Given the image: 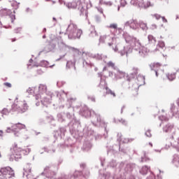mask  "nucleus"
I'll use <instances>...</instances> for the list:
<instances>
[{"instance_id":"1","label":"nucleus","mask_w":179,"mask_h":179,"mask_svg":"<svg viewBox=\"0 0 179 179\" xmlns=\"http://www.w3.org/2000/svg\"><path fill=\"white\" fill-rule=\"evenodd\" d=\"M67 33L70 40H76V38H80V36H82L83 31L82 29H78L77 24L71 23L67 28Z\"/></svg>"},{"instance_id":"2","label":"nucleus","mask_w":179,"mask_h":179,"mask_svg":"<svg viewBox=\"0 0 179 179\" xmlns=\"http://www.w3.org/2000/svg\"><path fill=\"white\" fill-rule=\"evenodd\" d=\"M30 148H26L23 150L21 148H19L17 144H14L11 148V152L15 156V159H21L22 153H23V155H27V153H30Z\"/></svg>"},{"instance_id":"3","label":"nucleus","mask_w":179,"mask_h":179,"mask_svg":"<svg viewBox=\"0 0 179 179\" xmlns=\"http://www.w3.org/2000/svg\"><path fill=\"white\" fill-rule=\"evenodd\" d=\"M29 108L27 103L23 101H15L12 105V110L17 111V113H24Z\"/></svg>"},{"instance_id":"4","label":"nucleus","mask_w":179,"mask_h":179,"mask_svg":"<svg viewBox=\"0 0 179 179\" xmlns=\"http://www.w3.org/2000/svg\"><path fill=\"white\" fill-rule=\"evenodd\" d=\"M0 176L7 178H11L15 176V171L10 166L0 169Z\"/></svg>"},{"instance_id":"5","label":"nucleus","mask_w":179,"mask_h":179,"mask_svg":"<svg viewBox=\"0 0 179 179\" xmlns=\"http://www.w3.org/2000/svg\"><path fill=\"white\" fill-rule=\"evenodd\" d=\"M138 2V6L140 8H144L146 9V8H149V6H152V4L150 3V1L148 0H137Z\"/></svg>"},{"instance_id":"6","label":"nucleus","mask_w":179,"mask_h":179,"mask_svg":"<svg viewBox=\"0 0 179 179\" xmlns=\"http://www.w3.org/2000/svg\"><path fill=\"white\" fill-rule=\"evenodd\" d=\"M127 24H129L130 27L131 29H138L139 24H138V21L137 20H131L129 22H127Z\"/></svg>"},{"instance_id":"7","label":"nucleus","mask_w":179,"mask_h":179,"mask_svg":"<svg viewBox=\"0 0 179 179\" xmlns=\"http://www.w3.org/2000/svg\"><path fill=\"white\" fill-rule=\"evenodd\" d=\"M130 45L134 48L138 47V48H139L141 45V42L138 38H134L130 43Z\"/></svg>"},{"instance_id":"8","label":"nucleus","mask_w":179,"mask_h":179,"mask_svg":"<svg viewBox=\"0 0 179 179\" xmlns=\"http://www.w3.org/2000/svg\"><path fill=\"white\" fill-rule=\"evenodd\" d=\"M176 75H179V70L176 71V73H169L166 76L169 80L172 82V80H174V79H176Z\"/></svg>"},{"instance_id":"9","label":"nucleus","mask_w":179,"mask_h":179,"mask_svg":"<svg viewBox=\"0 0 179 179\" xmlns=\"http://www.w3.org/2000/svg\"><path fill=\"white\" fill-rule=\"evenodd\" d=\"M160 66H162L160 63H152L150 64V68H151L152 71H157Z\"/></svg>"},{"instance_id":"10","label":"nucleus","mask_w":179,"mask_h":179,"mask_svg":"<svg viewBox=\"0 0 179 179\" xmlns=\"http://www.w3.org/2000/svg\"><path fill=\"white\" fill-rule=\"evenodd\" d=\"M173 128H174V125L168 124L164 127V132H171Z\"/></svg>"},{"instance_id":"11","label":"nucleus","mask_w":179,"mask_h":179,"mask_svg":"<svg viewBox=\"0 0 179 179\" xmlns=\"http://www.w3.org/2000/svg\"><path fill=\"white\" fill-rule=\"evenodd\" d=\"M24 171L25 173H31V166L30 164H27L24 165Z\"/></svg>"},{"instance_id":"12","label":"nucleus","mask_w":179,"mask_h":179,"mask_svg":"<svg viewBox=\"0 0 179 179\" xmlns=\"http://www.w3.org/2000/svg\"><path fill=\"white\" fill-rule=\"evenodd\" d=\"M38 89L39 93H45L47 92V86L44 85H40Z\"/></svg>"},{"instance_id":"13","label":"nucleus","mask_w":179,"mask_h":179,"mask_svg":"<svg viewBox=\"0 0 179 179\" xmlns=\"http://www.w3.org/2000/svg\"><path fill=\"white\" fill-rule=\"evenodd\" d=\"M106 94H110L113 96V97H116L115 92H114L113 90H110L108 87H106Z\"/></svg>"},{"instance_id":"14","label":"nucleus","mask_w":179,"mask_h":179,"mask_svg":"<svg viewBox=\"0 0 179 179\" xmlns=\"http://www.w3.org/2000/svg\"><path fill=\"white\" fill-rule=\"evenodd\" d=\"M135 37L134 36H131L129 35H127L125 36V41L126 43H127L128 44H131V43H132V40Z\"/></svg>"},{"instance_id":"15","label":"nucleus","mask_w":179,"mask_h":179,"mask_svg":"<svg viewBox=\"0 0 179 179\" xmlns=\"http://www.w3.org/2000/svg\"><path fill=\"white\" fill-rule=\"evenodd\" d=\"M15 127H17L18 129H24V128H26V125L22 123H17V124H13V128H15Z\"/></svg>"},{"instance_id":"16","label":"nucleus","mask_w":179,"mask_h":179,"mask_svg":"<svg viewBox=\"0 0 179 179\" xmlns=\"http://www.w3.org/2000/svg\"><path fill=\"white\" fill-rule=\"evenodd\" d=\"M148 38L149 43H153L154 44L156 43V38H155L152 35H149Z\"/></svg>"},{"instance_id":"17","label":"nucleus","mask_w":179,"mask_h":179,"mask_svg":"<svg viewBox=\"0 0 179 179\" xmlns=\"http://www.w3.org/2000/svg\"><path fill=\"white\" fill-rule=\"evenodd\" d=\"M157 47L159 48H164L166 47V45L163 42V41H159L157 44Z\"/></svg>"},{"instance_id":"18","label":"nucleus","mask_w":179,"mask_h":179,"mask_svg":"<svg viewBox=\"0 0 179 179\" xmlns=\"http://www.w3.org/2000/svg\"><path fill=\"white\" fill-rule=\"evenodd\" d=\"M140 27L143 29V30H148V24L145 23L141 22L140 24Z\"/></svg>"},{"instance_id":"19","label":"nucleus","mask_w":179,"mask_h":179,"mask_svg":"<svg viewBox=\"0 0 179 179\" xmlns=\"http://www.w3.org/2000/svg\"><path fill=\"white\" fill-rule=\"evenodd\" d=\"M107 66H108V68H115V63L113 62H108L107 63Z\"/></svg>"},{"instance_id":"20","label":"nucleus","mask_w":179,"mask_h":179,"mask_svg":"<svg viewBox=\"0 0 179 179\" xmlns=\"http://www.w3.org/2000/svg\"><path fill=\"white\" fill-rule=\"evenodd\" d=\"M132 72H131V75H133V76H136V75H138V68H133L132 69Z\"/></svg>"},{"instance_id":"21","label":"nucleus","mask_w":179,"mask_h":179,"mask_svg":"<svg viewBox=\"0 0 179 179\" xmlns=\"http://www.w3.org/2000/svg\"><path fill=\"white\" fill-rule=\"evenodd\" d=\"M108 28L113 29L114 30H117V29H118V25L117 24H110Z\"/></svg>"},{"instance_id":"22","label":"nucleus","mask_w":179,"mask_h":179,"mask_svg":"<svg viewBox=\"0 0 179 179\" xmlns=\"http://www.w3.org/2000/svg\"><path fill=\"white\" fill-rule=\"evenodd\" d=\"M10 112L8 108H3L1 111V114H3L4 115H8V114Z\"/></svg>"},{"instance_id":"23","label":"nucleus","mask_w":179,"mask_h":179,"mask_svg":"<svg viewBox=\"0 0 179 179\" xmlns=\"http://www.w3.org/2000/svg\"><path fill=\"white\" fill-rule=\"evenodd\" d=\"M152 17H155L157 20H159V19H161L162 16L159 14H154L152 15Z\"/></svg>"},{"instance_id":"24","label":"nucleus","mask_w":179,"mask_h":179,"mask_svg":"<svg viewBox=\"0 0 179 179\" xmlns=\"http://www.w3.org/2000/svg\"><path fill=\"white\" fill-rule=\"evenodd\" d=\"M118 74L120 75V76H122V78H125V76H127V74L124 71H118Z\"/></svg>"},{"instance_id":"25","label":"nucleus","mask_w":179,"mask_h":179,"mask_svg":"<svg viewBox=\"0 0 179 179\" xmlns=\"http://www.w3.org/2000/svg\"><path fill=\"white\" fill-rule=\"evenodd\" d=\"M145 135H146V136H148V138H150V136H152V134L150 133V130H148L145 132Z\"/></svg>"},{"instance_id":"26","label":"nucleus","mask_w":179,"mask_h":179,"mask_svg":"<svg viewBox=\"0 0 179 179\" xmlns=\"http://www.w3.org/2000/svg\"><path fill=\"white\" fill-rule=\"evenodd\" d=\"M4 86H6V87H12V84L10 83H4Z\"/></svg>"},{"instance_id":"27","label":"nucleus","mask_w":179,"mask_h":179,"mask_svg":"<svg viewBox=\"0 0 179 179\" xmlns=\"http://www.w3.org/2000/svg\"><path fill=\"white\" fill-rule=\"evenodd\" d=\"M149 167H148V166H143V169H142V170H145V173L144 174H146V173H148V170H149Z\"/></svg>"},{"instance_id":"28","label":"nucleus","mask_w":179,"mask_h":179,"mask_svg":"<svg viewBox=\"0 0 179 179\" xmlns=\"http://www.w3.org/2000/svg\"><path fill=\"white\" fill-rule=\"evenodd\" d=\"M157 29V25H156V24H152V25H151V29L152 30H155V29Z\"/></svg>"},{"instance_id":"29","label":"nucleus","mask_w":179,"mask_h":179,"mask_svg":"<svg viewBox=\"0 0 179 179\" xmlns=\"http://www.w3.org/2000/svg\"><path fill=\"white\" fill-rule=\"evenodd\" d=\"M11 129H12V131H17L18 128H17V127H13V125L11 127Z\"/></svg>"},{"instance_id":"30","label":"nucleus","mask_w":179,"mask_h":179,"mask_svg":"<svg viewBox=\"0 0 179 179\" xmlns=\"http://www.w3.org/2000/svg\"><path fill=\"white\" fill-rule=\"evenodd\" d=\"M143 162H146V160H150V158H148V157H146V155H145V157L144 158H143Z\"/></svg>"},{"instance_id":"31","label":"nucleus","mask_w":179,"mask_h":179,"mask_svg":"<svg viewBox=\"0 0 179 179\" xmlns=\"http://www.w3.org/2000/svg\"><path fill=\"white\" fill-rule=\"evenodd\" d=\"M0 179H12V178H6V177H5V176H0Z\"/></svg>"},{"instance_id":"32","label":"nucleus","mask_w":179,"mask_h":179,"mask_svg":"<svg viewBox=\"0 0 179 179\" xmlns=\"http://www.w3.org/2000/svg\"><path fill=\"white\" fill-rule=\"evenodd\" d=\"M104 38H106V36H102V37H101V40H104Z\"/></svg>"},{"instance_id":"33","label":"nucleus","mask_w":179,"mask_h":179,"mask_svg":"<svg viewBox=\"0 0 179 179\" xmlns=\"http://www.w3.org/2000/svg\"><path fill=\"white\" fill-rule=\"evenodd\" d=\"M164 22H167V20L166 18H164V17H162Z\"/></svg>"},{"instance_id":"34","label":"nucleus","mask_w":179,"mask_h":179,"mask_svg":"<svg viewBox=\"0 0 179 179\" xmlns=\"http://www.w3.org/2000/svg\"><path fill=\"white\" fill-rule=\"evenodd\" d=\"M92 34H94V36H96V31H93L92 32Z\"/></svg>"},{"instance_id":"35","label":"nucleus","mask_w":179,"mask_h":179,"mask_svg":"<svg viewBox=\"0 0 179 179\" xmlns=\"http://www.w3.org/2000/svg\"><path fill=\"white\" fill-rule=\"evenodd\" d=\"M103 71H107V66L103 67Z\"/></svg>"},{"instance_id":"36","label":"nucleus","mask_w":179,"mask_h":179,"mask_svg":"<svg viewBox=\"0 0 179 179\" xmlns=\"http://www.w3.org/2000/svg\"><path fill=\"white\" fill-rule=\"evenodd\" d=\"M156 76H159V74L157 73V70H155Z\"/></svg>"},{"instance_id":"37","label":"nucleus","mask_w":179,"mask_h":179,"mask_svg":"<svg viewBox=\"0 0 179 179\" xmlns=\"http://www.w3.org/2000/svg\"><path fill=\"white\" fill-rule=\"evenodd\" d=\"M53 20H55V22H57V18L53 17Z\"/></svg>"},{"instance_id":"38","label":"nucleus","mask_w":179,"mask_h":179,"mask_svg":"<svg viewBox=\"0 0 179 179\" xmlns=\"http://www.w3.org/2000/svg\"><path fill=\"white\" fill-rule=\"evenodd\" d=\"M150 145H151V146H152V143H150Z\"/></svg>"},{"instance_id":"39","label":"nucleus","mask_w":179,"mask_h":179,"mask_svg":"<svg viewBox=\"0 0 179 179\" xmlns=\"http://www.w3.org/2000/svg\"><path fill=\"white\" fill-rule=\"evenodd\" d=\"M123 122H125V120H124Z\"/></svg>"},{"instance_id":"40","label":"nucleus","mask_w":179,"mask_h":179,"mask_svg":"<svg viewBox=\"0 0 179 179\" xmlns=\"http://www.w3.org/2000/svg\"><path fill=\"white\" fill-rule=\"evenodd\" d=\"M8 129H10V128H8Z\"/></svg>"},{"instance_id":"41","label":"nucleus","mask_w":179,"mask_h":179,"mask_svg":"<svg viewBox=\"0 0 179 179\" xmlns=\"http://www.w3.org/2000/svg\"><path fill=\"white\" fill-rule=\"evenodd\" d=\"M0 136H2V135L0 134Z\"/></svg>"}]
</instances>
